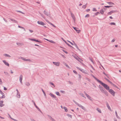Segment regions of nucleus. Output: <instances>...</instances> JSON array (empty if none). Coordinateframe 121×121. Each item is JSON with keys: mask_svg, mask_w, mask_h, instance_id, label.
I'll return each instance as SVG.
<instances>
[{"mask_svg": "<svg viewBox=\"0 0 121 121\" xmlns=\"http://www.w3.org/2000/svg\"><path fill=\"white\" fill-rule=\"evenodd\" d=\"M106 90H108L109 92L113 96H115V92L112 89H110L109 86L107 84L104 83L102 85Z\"/></svg>", "mask_w": 121, "mask_h": 121, "instance_id": "nucleus-1", "label": "nucleus"}, {"mask_svg": "<svg viewBox=\"0 0 121 121\" xmlns=\"http://www.w3.org/2000/svg\"><path fill=\"white\" fill-rule=\"evenodd\" d=\"M91 75L94 78V79L96 80L97 82L99 83L101 85H102L104 83L102 82L99 79H98L96 77H95L93 74H91Z\"/></svg>", "mask_w": 121, "mask_h": 121, "instance_id": "nucleus-2", "label": "nucleus"}, {"mask_svg": "<svg viewBox=\"0 0 121 121\" xmlns=\"http://www.w3.org/2000/svg\"><path fill=\"white\" fill-rule=\"evenodd\" d=\"M29 39L32 41H35V42L41 43V41L40 40H39L38 39H33V38H29Z\"/></svg>", "mask_w": 121, "mask_h": 121, "instance_id": "nucleus-3", "label": "nucleus"}, {"mask_svg": "<svg viewBox=\"0 0 121 121\" xmlns=\"http://www.w3.org/2000/svg\"><path fill=\"white\" fill-rule=\"evenodd\" d=\"M74 57L76 60L82 64H83L82 62H81V61L82 60L79 57L77 56H74Z\"/></svg>", "mask_w": 121, "mask_h": 121, "instance_id": "nucleus-4", "label": "nucleus"}, {"mask_svg": "<svg viewBox=\"0 0 121 121\" xmlns=\"http://www.w3.org/2000/svg\"><path fill=\"white\" fill-rule=\"evenodd\" d=\"M32 102L34 104V105L36 108L38 110V111H39L40 112H41L42 113V112L41 111L40 109L36 105L35 102L34 101V100H32Z\"/></svg>", "mask_w": 121, "mask_h": 121, "instance_id": "nucleus-5", "label": "nucleus"}, {"mask_svg": "<svg viewBox=\"0 0 121 121\" xmlns=\"http://www.w3.org/2000/svg\"><path fill=\"white\" fill-rule=\"evenodd\" d=\"M76 68L80 70L82 72L85 74H87V72H86V71L85 70L82 69H81L79 67H76Z\"/></svg>", "mask_w": 121, "mask_h": 121, "instance_id": "nucleus-6", "label": "nucleus"}, {"mask_svg": "<svg viewBox=\"0 0 121 121\" xmlns=\"http://www.w3.org/2000/svg\"><path fill=\"white\" fill-rule=\"evenodd\" d=\"M73 27L74 29L76 31L77 33H79L80 32V30H79L78 28H77L76 27Z\"/></svg>", "mask_w": 121, "mask_h": 121, "instance_id": "nucleus-7", "label": "nucleus"}, {"mask_svg": "<svg viewBox=\"0 0 121 121\" xmlns=\"http://www.w3.org/2000/svg\"><path fill=\"white\" fill-rule=\"evenodd\" d=\"M49 95H50L52 97L54 98L56 100H57V98L55 96L54 94L50 93Z\"/></svg>", "mask_w": 121, "mask_h": 121, "instance_id": "nucleus-8", "label": "nucleus"}, {"mask_svg": "<svg viewBox=\"0 0 121 121\" xmlns=\"http://www.w3.org/2000/svg\"><path fill=\"white\" fill-rule=\"evenodd\" d=\"M37 22L38 24L42 25L44 26V25H46L42 21H38Z\"/></svg>", "mask_w": 121, "mask_h": 121, "instance_id": "nucleus-9", "label": "nucleus"}, {"mask_svg": "<svg viewBox=\"0 0 121 121\" xmlns=\"http://www.w3.org/2000/svg\"><path fill=\"white\" fill-rule=\"evenodd\" d=\"M47 16L49 17L50 16V14L48 12H47L45 10H44L43 12Z\"/></svg>", "mask_w": 121, "mask_h": 121, "instance_id": "nucleus-10", "label": "nucleus"}, {"mask_svg": "<svg viewBox=\"0 0 121 121\" xmlns=\"http://www.w3.org/2000/svg\"><path fill=\"white\" fill-rule=\"evenodd\" d=\"M70 14L71 17L73 20L75 22V18L74 15L72 13H71Z\"/></svg>", "mask_w": 121, "mask_h": 121, "instance_id": "nucleus-11", "label": "nucleus"}, {"mask_svg": "<svg viewBox=\"0 0 121 121\" xmlns=\"http://www.w3.org/2000/svg\"><path fill=\"white\" fill-rule=\"evenodd\" d=\"M53 63L54 65L57 66H59L60 65V63L59 62H53Z\"/></svg>", "mask_w": 121, "mask_h": 121, "instance_id": "nucleus-12", "label": "nucleus"}, {"mask_svg": "<svg viewBox=\"0 0 121 121\" xmlns=\"http://www.w3.org/2000/svg\"><path fill=\"white\" fill-rule=\"evenodd\" d=\"M2 61L5 65L7 66H9V63L7 62L6 60H3Z\"/></svg>", "mask_w": 121, "mask_h": 121, "instance_id": "nucleus-13", "label": "nucleus"}, {"mask_svg": "<svg viewBox=\"0 0 121 121\" xmlns=\"http://www.w3.org/2000/svg\"><path fill=\"white\" fill-rule=\"evenodd\" d=\"M73 101L75 104H77L78 106L79 107H80L82 106V105H81L79 104L78 103L76 102L74 100H73Z\"/></svg>", "mask_w": 121, "mask_h": 121, "instance_id": "nucleus-14", "label": "nucleus"}, {"mask_svg": "<svg viewBox=\"0 0 121 121\" xmlns=\"http://www.w3.org/2000/svg\"><path fill=\"white\" fill-rule=\"evenodd\" d=\"M4 101L3 100L0 101V106L1 107H2L4 106V104H3Z\"/></svg>", "mask_w": 121, "mask_h": 121, "instance_id": "nucleus-15", "label": "nucleus"}, {"mask_svg": "<svg viewBox=\"0 0 121 121\" xmlns=\"http://www.w3.org/2000/svg\"><path fill=\"white\" fill-rule=\"evenodd\" d=\"M48 116L49 118L52 121H56L53 118H52L51 116L48 115Z\"/></svg>", "mask_w": 121, "mask_h": 121, "instance_id": "nucleus-16", "label": "nucleus"}, {"mask_svg": "<svg viewBox=\"0 0 121 121\" xmlns=\"http://www.w3.org/2000/svg\"><path fill=\"white\" fill-rule=\"evenodd\" d=\"M72 41L74 43V45L75 46V47H76V48L78 50H79V51H81V50H80L79 48L78 47V46H77V44L75 43L74 42V41H73V40Z\"/></svg>", "mask_w": 121, "mask_h": 121, "instance_id": "nucleus-17", "label": "nucleus"}, {"mask_svg": "<svg viewBox=\"0 0 121 121\" xmlns=\"http://www.w3.org/2000/svg\"><path fill=\"white\" fill-rule=\"evenodd\" d=\"M106 105L108 108L110 110V111L111 110V108L110 106H109V104L108 102H106Z\"/></svg>", "mask_w": 121, "mask_h": 121, "instance_id": "nucleus-18", "label": "nucleus"}, {"mask_svg": "<svg viewBox=\"0 0 121 121\" xmlns=\"http://www.w3.org/2000/svg\"><path fill=\"white\" fill-rule=\"evenodd\" d=\"M103 93H104L106 96H108V92L105 90Z\"/></svg>", "mask_w": 121, "mask_h": 121, "instance_id": "nucleus-19", "label": "nucleus"}, {"mask_svg": "<svg viewBox=\"0 0 121 121\" xmlns=\"http://www.w3.org/2000/svg\"><path fill=\"white\" fill-rule=\"evenodd\" d=\"M107 3L109 5H114V4L111 2H107Z\"/></svg>", "mask_w": 121, "mask_h": 121, "instance_id": "nucleus-20", "label": "nucleus"}, {"mask_svg": "<svg viewBox=\"0 0 121 121\" xmlns=\"http://www.w3.org/2000/svg\"><path fill=\"white\" fill-rule=\"evenodd\" d=\"M85 95L90 100H91V97L89 95L87 94L86 93H85Z\"/></svg>", "mask_w": 121, "mask_h": 121, "instance_id": "nucleus-21", "label": "nucleus"}, {"mask_svg": "<svg viewBox=\"0 0 121 121\" xmlns=\"http://www.w3.org/2000/svg\"><path fill=\"white\" fill-rule=\"evenodd\" d=\"M100 90L101 92H102V93L103 92H104V91L105 90L103 87H102V88H101Z\"/></svg>", "mask_w": 121, "mask_h": 121, "instance_id": "nucleus-22", "label": "nucleus"}, {"mask_svg": "<svg viewBox=\"0 0 121 121\" xmlns=\"http://www.w3.org/2000/svg\"><path fill=\"white\" fill-rule=\"evenodd\" d=\"M3 55L5 57H11V56L10 55L6 54H4Z\"/></svg>", "mask_w": 121, "mask_h": 121, "instance_id": "nucleus-23", "label": "nucleus"}, {"mask_svg": "<svg viewBox=\"0 0 121 121\" xmlns=\"http://www.w3.org/2000/svg\"><path fill=\"white\" fill-rule=\"evenodd\" d=\"M100 13L99 12H97L95 13V14L94 15H92V16L93 17H94L95 16H97L98 14H99Z\"/></svg>", "mask_w": 121, "mask_h": 121, "instance_id": "nucleus-24", "label": "nucleus"}, {"mask_svg": "<svg viewBox=\"0 0 121 121\" xmlns=\"http://www.w3.org/2000/svg\"><path fill=\"white\" fill-rule=\"evenodd\" d=\"M17 45L19 46H22L23 45V43H17Z\"/></svg>", "mask_w": 121, "mask_h": 121, "instance_id": "nucleus-25", "label": "nucleus"}, {"mask_svg": "<svg viewBox=\"0 0 121 121\" xmlns=\"http://www.w3.org/2000/svg\"><path fill=\"white\" fill-rule=\"evenodd\" d=\"M104 11L103 9H101L100 11V13L102 14H104Z\"/></svg>", "mask_w": 121, "mask_h": 121, "instance_id": "nucleus-26", "label": "nucleus"}, {"mask_svg": "<svg viewBox=\"0 0 121 121\" xmlns=\"http://www.w3.org/2000/svg\"><path fill=\"white\" fill-rule=\"evenodd\" d=\"M48 23L50 24H51V25H52L55 28L56 27L55 25H54L53 24L50 22L48 21Z\"/></svg>", "mask_w": 121, "mask_h": 121, "instance_id": "nucleus-27", "label": "nucleus"}, {"mask_svg": "<svg viewBox=\"0 0 121 121\" xmlns=\"http://www.w3.org/2000/svg\"><path fill=\"white\" fill-rule=\"evenodd\" d=\"M10 20L11 21L13 22H14L16 23H17V21H16L15 20H14L13 19H10Z\"/></svg>", "mask_w": 121, "mask_h": 121, "instance_id": "nucleus-28", "label": "nucleus"}, {"mask_svg": "<svg viewBox=\"0 0 121 121\" xmlns=\"http://www.w3.org/2000/svg\"><path fill=\"white\" fill-rule=\"evenodd\" d=\"M96 110L100 113H101V111L100 109L99 108H98L96 109Z\"/></svg>", "mask_w": 121, "mask_h": 121, "instance_id": "nucleus-29", "label": "nucleus"}, {"mask_svg": "<svg viewBox=\"0 0 121 121\" xmlns=\"http://www.w3.org/2000/svg\"><path fill=\"white\" fill-rule=\"evenodd\" d=\"M20 58L25 61H26V59L21 56L20 57Z\"/></svg>", "mask_w": 121, "mask_h": 121, "instance_id": "nucleus-30", "label": "nucleus"}, {"mask_svg": "<svg viewBox=\"0 0 121 121\" xmlns=\"http://www.w3.org/2000/svg\"><path fill=\"white\" fill-rule=\"evenodd\" d=\"M69 47H71V48H73L74 49V48L72 47V46L70 45L68 43H67L66 44Z\"/></svg>", "mask_w": 121, "mask_h": 121, "instance_id": "nucleus-31", "label": "nucleus"}, {"mask_svg": "<svg viewBox=\"0 0 121 121\" xmlns=\"http://www.w3.org/2000/svg\"><path fill=\"white\" fill-rule=\"evenodd\" d=\"M87 5V3L85 5H83L82 6V8L83 9H85Z\"/></svg>", "mask_w": 121, "mask_h": 121, "instance_id": "nucleus-32", "label": "nucleus"}, {"mask_svg": "<svg viewBox=\"0 0 121 121\" xmlns=\"http://www.w3.org/2000/svg\"><path fill=\"white\" fill-rule=\"evenodd\" d=\"M109 24L111 25H116L115 23L113 22L110 23H109Z\"/></svg>", "mask_w": 121, "mask_h": 121, "instance_id": "nucleus-33", "label": "nucleus"}, {"mask_svg": "<svg viewBox=\"0 0 121 121\" xmlns=\"http://www.w3.org/2000/svg\"><path fill=\"white\" fill-rule=\"evenodd\" d=\"M67 115L68 117H70L71 118H72V116L71 115L69 114H67Z\"/></svg>", "mask_w": 121, "mask_h": 121, "instance_id": "nucleus-34", "label": "nucleus"}, {"mask_svg": "<svg viewBox=\"0 0 121 121\" xmlns=\"http://www.w3.org/2000/svg\"><path fill=\"white\" fill-rule=\"evenodd\" d=\"M2 96L1 97H0V98H4L5 97V96L4 95V94H2Z\"/></svg>", "mask_w": 121, "mask_h": 121, "instance_id": "nucleus-35", "label": "nucleus"}, {"mask_svg": "<svg viewBox=\"0 0 121 121\" xmlns=\"http://www.w3.org/2000/svg\"><path fill=\"white\" fill-rule=\"evenodd\" d=\"M112 13H116L117 12V10H112L111 11Z\"/></svg>", "mask_w": 121, "mask_h": 121, "instance_id": "nucleus-36", "label": "nucleus"}, {"mask_svg": "<svg viewBox=\"0 0 121 121\" xmlns=\"http://www.w3.org/2000/svg\"><path fill=\"white\" fill-rule=\"evenodd\" d=\"M41 90H42V92H43V93L44 96L45 97H46V94L45 92H44V91L42 89Z\"/></svg>", "mask_w": 121, "mask_h": 121, "instance_id": "nucleus-37", "label": "nucleus"}, {"mask_svg": "<svg viewBox=\"0 0 121 121\" xmlns=\"http://www.w3.org/2000/svg\"><path fill=\"white\" fill-rule=\"evenodd\" d=\"M64 109L65 110V112H67L68 111V110L67 109V108L66 107H64Z\"/></svg>", "mask_w": 121, "mask_h": 121, "instance_id": "nucleus-38", "label": "nucleus"}, {"mask_svg": "<svg viewBox=\"0 0 121 121\" xmlns=\"http://www.w3.org/2000/svg\"><path fill=\"white\" fill-rule=\"evenodd\" d=\"M112 6H111V5L104 6V7H105L106 8H109L110 7H112Z\"/></svg>", "mask_w": 121, "mask_h": 121, "instance_id": "nucleus-39", "label": "nucleus"}, {"mask_svg": "<svg viewBox=\"0 0 121 121\" xmlns=\"http://www.w3.org/2000/svg\"><path fill=\"white\" fill-rule=\"evenodd\" d=\"M17 96L18 98H20V95L19 93L18 94L17 93Z\"/></svg>", "mask_w": 121, "mask_h": 121, "instance_id": "nucleus-40", "label": "nucleus"}, {"mask_svg": "<svg viewBox=\"0 0 121 121\" xmlns=\"http://www.w3.org/2000/svg\"><path fill=\"white\" fill-rule=\"evenodd\" d=\"M49 83L52 86H54V87H55V86L54 85V84H53V83L52 82H50Z\"/></svg>", "mask_w": 121, "mask_h": 121, "instance_id": "nucleus-41", "label": "nucleus"}, {"mask_svg": "<svg viewBox=\"0 0 121 121\" xmlns=\"http://www.w3.org/2000/svg\"><path fill=\"white\" fill-rule=\"evenodd\" d=\"M20 80H22V75H21L19 77Z\"/></svg>", "mask_w": 121, "mask_h": 121, "instance_id": "nucleus-42", "label": "nucleus"}, {"mask_svg": "<svg viewBox=\"0 0 121 121\" xmlns=\"http://www.w3.org/2000/svg\"><path fill=\"white\" fill-rule=\"evenodd\" d=\"M26 86H29L30 85V84L29 82H26Z\"/></svg>", "mask_w": 121, "mask_h": 121, "instance_id": "nucleus-43", "label": "nucleus"}, {"mask_svg": "<svg viewBox=\"0 0 121 121\" xmlns=\"http://www.w3.org/2000/svg\"><path fill=\"white\" fill-rule=\"evenodd\" d=\"M56 93L57 95L59 96H61V95H60V94L59 93V92H56Z\"/></svg>", "mask_w": 121, "mask_h": 121, "instance_id": "nucleus-44", "label": "nucleus"}, {"mask_svg": "<svg viewBox=\"0 0 121 121\" xmlns=\"http://www.w3.org/2000/svg\"><path fill=\"white\" fill-rule=\"evenodd\" d=\"M115 113L116 115V116L118 118H119V117L118 116V115L117 112V111H115Z\"/></svg>", "mask_w": 121, "mask_h": 121, "instance_id": "nucleus-45", "label": "nucleus"}, {"mask_svg": "<svg viewBox=\"0 0 121 121\" xmlns=\"http://www.w3.org/2000/svg\"><path fill=\"white\" fill-rule=\"evenodd\" d=\"M17 11V12H19L22 14H25L24 13L20 11Z\"/></svg>", "mask_w": 121, "mask_h": 121, "instance_id": "nucleus-46", "label": "nucleus"}, {"mask_svg": "<svg viewBox=\"0 0 121 121\" xmlns=\"http://www.w3.org/2000/svg\"><path fill=\"white\" fill-rule=\"evenodd\" d=\"M83 110H86V108H84L83 106H82L81 107H80Z\"/></svg>", "mask_w": 121, "mask_h": 121, "instance_id": "nucleus-47", "label": "nucleus"}, {"mask_svg": "<svg viewBox=\"0 0 121 121\" xmlns=\"http://www.w3.org/2000/svg\"><path fill=\"white\" fill-rule=\"evenodd\" d=\"M92 11H97V10L95 8H93Z\"/></svg>", "mask_w": 121, "mask_h": 121, "instance_id": "nucleus-48", "label": "nucleus"}, {"mask_svg": "<svg viewBox=\"0 0 121 121\" xmlns=\"http://www.w3.org/2000/svg\"><path fill=\"white\" fill-rule=\"evenodd\" d=\"M81 95L82 97H84V98H86V97L83 94V93H81Z\"/></svg>", "mask_w": 121, "mask_h": 121, "instance_id": "nucleus-49", "label": "nucleus"}, {"mask_svg": "<svg viewBox=\"0 0 121 121\" xmlns=\"http://www.w3.org/2000/svg\"><path fill=\"white\" fill-rule=\"evenodd\" d=\"M26 61H28L30 62H32V61L31 60L28 59H26Z\"/></svg>", "mask_w": 121, "mask_h": 121, "instance_id": "nucleus-50", "label": "nucleus"}, {"mask_svg": "<svg viewBox=\"0 0 121 121\" xmlns=\"http://www.w3.org/2000/svg\"><path fill=\"white\" fill-rule=\"evenodd\" d=\"M61 39L66 43H67L66 41H65L62 38H61Z\"/></svg>", "mask_w": 121, "mask_h": 121, "instance_id": "nucleus-51", "label": "nucleus"}, {"mask_svg": "<svg viewBox=\"0 0 121 121\" xmlns=\"http://www.w3.org/2000/svg\"><path fill=\"white\" fill-rule=\"evenodd\" d=\"M68 82L70 85H72L73 84V82H71L70 81H68Z\"/></svg>", "mask_w": 121, "mask_h": 121, "instance_id": "nucleus-52", "label": "nucleus"}, {"mask_svg": "<svg viewBox=\"0 0 121 121\" xmlns=\"http://www.w3.org/2000/svg\"><path fill=\"white\" fill-rule=\"evenodd\" d=\"M65 65L69 68V65H67V64L66 63H65Z\"/></svg>", "mask_w": 121, "mask_h": 121, "instance_id": "nucleus-53", "label": "nucleus"}, {"mask_svg": "<svg viewBox=\"0 0 121 121\" xmlns=\"http://www.w3.org/2000/svg\"><path fill=\"white\" fill-rule=\"evenodd\" d=\"M108 82H109L112 85H113L114 84L112 82H111L109 80L108 81Z\"/></svg>", "mask_w": 121, "mask_h": 121, "instance_id": "nucleus-54", "label": "nucleus"}, {"mask_svg": "<svg viewBox=\"0 0 121 121\" xmlns=\"http://www.w3.org/2000/svg\"><path fill=\"white\" fill-rule=\"evenodd\" d=\"M67 41L68 42H69V43H70L72 45H74V44L73 43H72V42H70V41H69L68 40H67Z\"/></svg>", "mask_w": 121, "mask_h": 121, "instance_id": "nucleus-55", "label": "nucleus"}, {"mask_svg": "<svg viewBox=\"0 0 121 121\" xmlns=\"http://www.w3.org/2000/svg\"><path fill=\"white\" fill-rule=\"evenodd\" d=\"M90 16L89 15V14H86L85 16V17H89Z\"/></svg>", "mask_w": 121, "mask_h": 121, "instance_id": "nucleus-56", "label": "nucleus"}, {"mask_svg": "<svg viewBox=\"0 0 121 121\" xmlns=\"http://www.w3.org/2000/svg\"><path fill=\"white\" fill-rule=\"evenodd\" d=\"M73 72L74 73H75L76 74H78V73H77V72L75 70H73Z\"/></svg>", "mask_w": 121, "mask_h": 121, "instance_id": "nucleus-57", "label": "nucleus"}, {"mask_svg": "<svg viewBox=\"0 0 121 121\" xmlns=\"http://www.w3.org/2000/svg\"><path fill=\"white\" fill-rule=\"evenodd\" d=\"M112 13L111 12V11H110V12H108V15H111V14H112Z\"/></svg>", "mask_w": 121, "mask_h": 121, "instance_id": "nucleus-58", "label": "nucleus"}, {"mask_svg": "<svg viewBox=\"0 0 121 121\" xmlns=\"http://www.w3.org/2000/svg\"><path fill=\"white\" fill-rule=\"evenodd\" d=\"M78 75H79V78L81 79L82 77L81 75L79 74H78Z\"/></svg>", "mask_w": 121, "mask_h": 121, "instance_id": "nucleus-59", "label": "nucleus"}, {"mask_svg": "<svg viewBox=\"0 0 121 121\" xmlns=\"http://www.w3.org/2000/svg\"><path fill=\"white\" fill-rule=\"evenodd\" d=\"M65 53H66V54H67L68 53V52H67V51H65V50H62Z\"/></svg>", "mask_w": 121, "mask_h": 121, "instance_id": "nucleus-60", "label": "nucleus"}, {"mask_svg": "<svg viewBox=\"0 0 121 121\" xmlns=\"http://www.w3.org/2000/svg\"><path fill=\"white\" fill-rule=\"evenodd\" d=\"M49 42H51V43H55V42L53 41L52 40H49Z\"/></svg>", "mask_w": 121, "mask_h": 121, "instance_id": "nucleus-61", "label": "nucleus"}, {"mask_svg": "<svg viewBox=\"0 0 121 121\" xmlns=\"http://www.w3.org/2000/svg\"><path fill=\"white\" fill-rule=\"evenodd\" d=\"M41 16L44 18H45V16L42 14H41Z\"/></svg>", "mask_w": 121, "mask_h": 121, "instance_id": "nucleus-62", "label": "nucleus"}, {"mask_svg": "<svg viewBox=\"0 0 121 121\" xmlns=\"http://www.w3.org/2000/svg\"><path fill=\"white\" fill-rule=\"evenodd\" d=\"M4 74L7 75H8V73L7 72H4Z\"/></svg>", "mask_w": 121, "mask_h": 121, "instance_id": "nucleus-63", "label": "nucleus"}, {"mask_svg": "<svg viewBox=\"0 0 121 121\" xmlns=\"http://www.w3.org/2000/svg\"><path fill=\"white\" fill-rule=\"evenodd\" d=\"M60 91L62 93H65V91H64L60 90Z\"/></svg>", "mask_w": 121, "mask_h": 121, "instance_id": "nucleus-64", "label": "nucleus"}]
</instances>
